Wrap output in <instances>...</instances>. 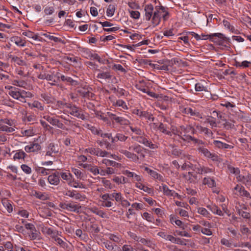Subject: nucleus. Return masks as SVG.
I'll return each instance as SVG.
<instances>
[{"instance_id": "12", "label": "nucleus", "mask_w": 251, "mask_h": 251, "mask_svg": "<svg viewBox=\"0 0 251 251\" xmlns=\"http://www.w3.org/2000/svg\"><path fill=\"white\" fill-rule=\"evenodd\" d=\"M128 150L133 151L138 154L139 159L144 158L145 157V151L144 149L140 145L135 144L129 147Z\"/></svg>"}, {"instance_id": "27", "label": "nucleus", "mask_w": 251, "mask_h": 251, "mask_svg": "<svg viewBox=\"0 0 251 251\" xmlns=\"http://www.w3.org/2000/svg\"><path fill=\"white\" fill-rule=\"evenodd\" d=\"M53 239H54V241L56 243V244L59 245L60 247L62 248L65 250H67L69 248L68 244L65 241L63 240L60 238L57 237L56 235H53Z\"/></svg>"}, {"instance_id": "48", "label": "nucleus", "mask_w": 251, "mask_h": 251, "mask_svg": "<svg viewBox=\"0 0 251 251\" xmlns=\"http://www.w3.org/2000/svg\"><path fill=\"white\" fill-rule=\"evenodd\" d=\"M199 145V146L198 148L199 152L203 154L206 157H209L211 152L206 148H204L203 146H201V145Z\"/></svg>"}, {"instance_id": "31", "label": "nucleus", "mask_w": 251, "mask_h": 251, "mask_svg": "<svg viewBox=\"0 0 251 251\" xmlns=\"http://www.w3.org/2000/svg\"><path fill=\"white\" fill-rule=\"evenodd\" d=\"M41 97L46 103L50 104L54 102L55 99L50 94L43 93L41 95Z\"/></svg>"}, {"instance_id": "61", "label": "nucleus", "mask_w": 251, "mask_h": 251, "mask_svg": "<svg viewBox=\"0 0 251 251\" xmlns=\"http://www.w3.org/2000/svg\"><path fill=\"white\" fill-rule=\"evenodd\" d=\"M101 182L103 184V185L107 188L108 189H112L113 188L112 185L111 183L110 180L106 179L105 178H102Z\"/></svg>"}, {"instance_id": "6", "label": "nucleus", "mask_w": 251, "mask_h": 251, "mask_svg": "<svg viewBox=\"0 0 251 251\" xmlns=\"http://www.w3.org/2000/svg\"><path fill=\"white\" fill-rule=\"evenodd\" d=\"M63 195L74 199L75 200L82 201L84 200L85 197L76 191L66 189L63 191Z\"/></svg>"}, {"instance_id": "32", "label": "nucleus", "mask_w": 251, "mask_h": 251, "mask_svg": "<svg viewBox=\"0 0 251 251\" xmlns=\"http://www.w3.org/2000/svg\"><path fill=\"white\" fill-rule=\"evenodd\" d=\"M201 39L202 40H207V39H211V38H213V36H218V37L220 38H224V34L221 33H216L211 34H202L201 35Z\"/></svg>"}, {"instance_id": "60", "label": "nucleus", "mask_w": 251, "mask_h": 251, "mask_svg": "<svg viewBox=\"0 0 251 251\" xmlns=\"http://www.w3.org/2000/svg\"><path fill=\"white\" fill-rule=\"evenodd\" d=\"M99 149L100 148H89L86 149V151L90 153L91 154L98 156Z\"/></svg>"}, {"instance_id": "34", "label": "nucleus", "mask_w": 251, "mask_h": 251, "mask_svg": "<svg viewBox=\"0 0 251 251\" xmlns=\"http://www.w3.org/2000/svg\"><path fill=\"white\" fill-rule=\"evenodd\" d=\"M207 207L213 213L222 216L224 215V212L215 205L207 206Z\"/></svg>"}, {"instance_id": "23", "label": "nucleus", "mask_w": 251, "mask_h": 251, "mask_svg": "<svg viewBox=\"0 0 251 251\" xmlns=\"http://www.w3.org/2000/svg\"><path fill=\"white\" fill-rule=\"evenodd\" d=\"M212 39L209 40L218 45H223L224 43L229 44L230 43V39L227 38L224 35V38H220L218 36H213Z\"/></svg>"}, {"instance_id": "55", "label": "nucleus", "mask_w": 251, "mask_h": 251, "mask_svg": "<svg viewBox=\"0 0 251 251\" xmlns=\"http://www.w3.org/2000/svg\"><path fill=\"white\" fill-rule=\"evenodd\" d=\"M26 156V153L23 151L19 150L18 151V152H16L15 154V155L14 156V158L15 159H24Z\"/></svg>"}, {"instance_id": "46", "label": "nucleus", "mask_w": 251, "mask_h": 251, "mask_svg": "<svg viewBox=\"0 0 251 251\" xmlns=\"http://www.w3.org/2000/svg\"><path fill=\"white\" fill-rule=\"evenodd\" d=\"M116 122L118 124H120L121 125H124V126H127L130 125V121L123 117H119L116 119Z\"/></svg>"}, {"instance_id": "3", "label": "nucleus", "mask_w": 251, "mask_h": 251, "mask_svg": "<svg viewBox=\"0 0 251 251\" xmlns=\"http://www.w3.org/2000/svg\"><path fill=\"white\" fill-rule=\"evenodd\" d=\"M59 206L63 209L76 213H79L81 208V206L79 204H77L76 202L74 201L68 203H60Z\"/></svg>"}, {"instance_id": "9", "label": "nucleus", "mask_w": 251, "mask_h": 251, "mask_svg": "<svg viewBox=\"0 0 251 251\" xmlns=\"http://www.w3.org/2000/svg\"><path fill=\"white\" fill-rule=\"evenodd\" d=\"M8 95L13 99L18 100L19 102H22V97L21 89L16 87H11V90L9 91Z\"/></svg>"}, {"instance_id": "56", "label": "nucleus", "mask_w": 251, "mask_h": 251, "mask_svg": "<svg viewBox=\"0 0 251 251\" xmlns=\"http://www.w3.org/2000/svg\"><path fill=\"white\" fill-rule=\"evenodd\" d=\"M69 185L75 188H84L85 186L82 183L78 182L76 181H73V182H69Z\"/></svg>"}, {"instance_id": "13", "label": "nucleus", "mask_w": 251, "mask_h": 251, "mask_svg": "<svg viewBox=\"0 0 251 251\" xmlns=\"http://www.w3.org/2000/svg\"><path fill=\"white\" fill-rule=\"evenodd\" d=\"M154 7L152 4H149L145 5V17L146 21H150L153 17Z\"/></svg>"}, {"instance_id": "59", "label": "nucleus", "mask_w": 251, "mask_h": 251, "mask_svg": "<svg viewBox=\"0 0 251 251\" xmlns=\"http://www.w3.org/2000/svg\"><path fill=\"white\" fill-rule=\"evenodd\" d=\"M48 150L51 151L53 153H57L58 152L59 149L58 148L57 145H55L53 143H51L48 146Z\"/></svg>"}, {"instance_id": "29", "label": "nucleus", "mask_w": 251, "mask_h": 251, "mask_svg": "<svg viewBox=\"0 0 251 251\" xmlns=\"http://www.w3.org/2000/svg\"><path fill=\"white\" fill-rule=\"evenodd\" d=\"M23 120L25 122H29L30 124L35 123L37 120L36 116L33 114L26 113L25 115L23 117Z\"/></svg>"}, {"instance_id": "21", "label": "nucleus", "mask_w": 251, "mask_h": 251, "mask_svg": "<svg viewBox=\"0 0 251 251\" xmlns=\"http://www.w3.org/2000/svg\"><path fill=\"white\" fill-rule=\"evenodd\" d=\"M80 166L91 172L94 175L96 176L100 174V170L97 166L82 163L80 164Z\"/></svg>"}, {"instance_id": "41", "label": "nucleus", "mask_w": 251, "mask_h": 251, "mask_svg": "<svg viewBox=\"0 0 251 251\" xmlns=\"http://www.w3.org/2000/svg\"><path fill=\"white\" fill-rule=\"evenodd\" d=\"M196 165H193L190 162H185L182 166H181V169L182 170H195V168Z\"/></svg>"}, {"instance_id": "5", "label": "nucleus", "mask_w": 251, "mask_h": 251, "mask_svg": "<svg viewBox=\"0 0 251 251\" xmlns=\"http://www.w3.org/2000/svg\"><path fill=\"white\" fill-rule=\"evenodd\" d=\"M91 89L88 87L78 88L77 92L84 98L93 99L95 95L91 91Z\"/></svg>"}, {"instance_id": "51", "label": "nucleus", "mask_w": 251, "mask_h": 251, "mask_svg": "<svg viewBox=\"0 0 251 251\" xmlns=\"http://www.w3.org/2000/svg\"><path fill=\"white\" fill-rule=\"evenodd\" d=\"M109 195L111 196V198L112 201H113V198H114L115 201L117 202H121L123 199V198L120 193L114 192L112 194H109Z\"/></svg>"}, {"instance_id": "33", "label": "nucleus", "mask_w": 251, "mask_h": 251, "mask_svg": "<svg viewBox=\"0 0 251 251\" xmlns=\"http://www.w3.org/2000/svg\"><path fill=\"white\" fill-rule=\"evenodd\" d=\"M145 170L146 171H147V172L149 174H150V175L154 178L158 179L160 181H163V176L161 175L158 174L156 171L151 170L149 168H148V167H146L145 168Z\"/></svg>"}, {"instance_id": "4", "label": "nucleus", "mask_w": 251, "mask_h": 251, "mask_svg": "<svg viewBox=\"0 0 251 251\" xmlns=\"http://www.w3.org/2000/svg\"><path fill=\"white\" fill-rule=\"evenodd\" d=\"M69 105L70 106H67V107L70 109V114L71 115L79 119H81L82 120H84L87 119V117L82 113L81 110H80L79 107L75 105Z\"/></svg>"}, {"instance_id": "25", "label": "nucleus", "mask_w": 251, "mask_h": 251, "mask_svg": "<svg viewBox=\"0 0 251 251\" xmlns=\"http://www.w3.org/2000/svg\"><path fill=\"white\" fill-rule=\"evenodd\" d=\"M235 190L238 191L241 196H244L247 198L251 199V196L249 192L245 189V188L239 185H237L234 188Z\"/></svg>"}, {"instance_id": "24", "label": "nucleus", "mask_w": 251, "mask_h": 251, "mask_svg": "<svg viewBox=\"0 0 251 251\" xmlns=\"http://www.w3.org/2000/svg\"><path fill=\"white\" fill-rule=\"evenodd\" d=\"M92 132L96 135H100L102 138H107L110 139L111 137V133H103L101 130H98L96 127L91 126L90 128Z\"/></svg>"}, {"instance_id": "62", "label": "nucleus", "mask_w": 251, "mask_h": 251, "mask_svg": "<svg viewBox=\"0 0 251 251\" xmlns=\"http://www.w3.org/2000/svg\"><path fill=\"white\" fill-rule=\"evenodd\" d=\"M223 23L225 27L227 28L232 32H234L235 28L232 25H231L230 24L229 22H228L227 20H224L223 21Z\"/></svg>"}, {"instance_id": "45", "label": "nucleus", "mask_w": 251, "mask_h": 251, "mask_svg": "<svg viewBox=\"0 0 251 251\" xmlns=\"http://www.w3.org/2000/svg\"><path fill=\"white\" fill-rule=\"evenodd\" d=\"M22 97V103L26 102V98H31L33 95L29 91H25L23 90H21Z\"/></svg>"}, {"instance_id": "17", "label": "nucleus", "mask_w": 251, "mask_h": 251, "mask_svg": "<svg viewBox=\"0 0 251 251\" xmlns=\"http://www.w3.org/2000/svg\"><path fill=\"white\" fill-rule=\"evenodd\" d=\"M41 149V146L37 143H30L25 147V150L27 152L38 151Z\"/></svg>"}, {"instance_id": "1", "label": "nucleus", "mask_w": 251, "mask_h": 251, "mask_svg": "<svg viewBox=\"0 0 251 251\" xmlns=\"http://www.w3.org/2000/svg\"><path fill=\"white\" fill-rule=\"evenodd\" d=\"M164 12H165V7L164 6H156L155 7L153 17L151 19V23L153 27L157 26L160 24Z\"/></svg>"}, {"instance_id": "42", "label": "nucleus", "mask_w": 251, "mask_h": 251, "mask_svg": "<svg viewBox=\"0 0 251 251\" xmlns=\"http://www.w3.org/2000/svg\"><path fill=\"white\" fill-rule=\"evenodd\" d=\"M204 123L209 124L212 128L217 126L215 119L211 116H207Z\"/></svg>"}, {"instance_id": "15", "label": "nucleus", "mask_w": 251, "mask_h": 251, "mask_svg": "<svg viewBox=\"0 0 251 251\" xmlns=\"http://www.w3.org/2000/svg\"><path fill=\"white\" fill-rule=\"evenodd\" d=\"M213 144L215 147L219 149H231L233 148L232 145L227 144L220 140H214Z\"/></svg>"}, {"instance_id": "14", "label": "nucleus", "mask_w": 251, "mask_h": 251, "mask_svg": "<svg viewBox=\"0 0 251 251\" xmlns=\"http://www.w3.org/2000/svg\"><path fill=\"white\" fill-rule=\"evenodd\" d=\"M120 152L125 155L127 158L130 159L131 161L137 162L139 160V156L133 152H131L129 151L122 149L120 150Z\"/></svg>"}, {"instance_id": "54", "label": "nucleus", "mask_w": 251, "mask_h": 251, "mask_svg": "<svg viewBox=\"0 0 251 251\" xmlns=\"http://www.w3.org/2000/svg\"><path fill=\"white\" fill-rule=\"evenodd\" d=\"M129 128L133 132L135 133L137 135H142L144 134V131L137 126H130Z\"/></svg>"}, {"instance_id": "49", "label": "nucleus", "mask_w": 251, "mask_h": 251, "mask_svg": "<svg viewBox=\"0 0 251 251\" xmlns=\"http://www.w3.org/2000/svg\"><path fill=\"white\" fill-rule=\"evenodd\" d=\"M136 186L138 188H139L141 190H143L144 191L147 192L149 194H150L151 192H152V190L151 188H150L147 186H146L141 183H136Z\"/></svg>"}, {"instance_id": "47", "label": "nucleus", "mask_w": 251, "mask_h": 251, "mask_svg": "<svg viewBox=\"0 0 251 251\" xmlns=\"http://www.w3.org/2000/svg\"><path fill=\"white\" fill-rule=\"evenodd\" d=\"M42 231L43 233H45L49 235H50L52 239L53 235H56L55 231L50 227H43Z\"/></svg>"}, {"instance_id": "22", "label": "nucleus", "mask_w": 251, "mask_h": 251, "mask_svg": "<svg viewBox=\"0 0 251 251\" xmlns=\"http://www.w3.org/2000/svg\"><path fill=\"white\" fill-rule=\"evenodd\" d=\"M237 179L247 186H251V176L249 174L247 176L239 175L237 176Z\"/></svg>"}, {"instance_id": "10", "label": "nucleus", "mask_w": 251, "mask_h": 251, "mask_svg": "<svg viewBox=\"0 0 251 251\" xmlns=\"http://www.w3.org/2000/svg\"><path fill=\"white\" fill-rule=\"evenodd\" d=\"M8 59H11V62L15 66H25L26 65V62L22 59V57H18L15 55L8 54L6 56Z\"/></svg>"}, {"instance_id": "8", "label": "nucleus", "mask_w": 251, "mask_h": 251, "mask_svg": "<svg viewBox=\"0 0 251 251\" xmlns=\"http://www.w3.org/2000/svg\"><path fill=\"white\" fill-rule=\"evenodd\" d=\"M132 113L138 115L140 118H145L148 120L152 122L154 120V117H153L152 114L148 111H141L140 109H134L132 110Z\"/></svg>"}, {"instance_id": "52", "label": "nucleus", "mask_w": 251, "mask_h": 251, "mask_svg": "<svg viewBox=\"0 0 251 251\" xmlns=\"http://www.w3.org/2000/svg\"><path fill=\"white\" fill-rule=\"evenodd\" d=\"M3 206L6 208L8 213H11L13 210V207L9 201L4 200L2 201Z\"/></svg>"}, {"instance_id": "57", "label": "nucleus", "mask_w": 251, "mask_h": 251, "mask_svg": "<svg viewBox=\"0 0 251 251\" xmlns=\"http://www.w3.org/2000/svg\"><path fill=\"white\" fill-rule=\"evenodd\" d=\"M162 190L164 195L166 196H171V195H173L172 193H174V191L169 189L168 187L165 184L162 185Z\"/></svg>"}, {"instance_id": "28", "label": "nucleus", "mask_w": 251, "mask_h": 251, "mask_svg": "<svg viewBox=\"0 0 251 251\" xmlns=\"http://www.w3.org/2000/svg\"><path fill=\"white\" fill-rule=\"evenodd\" d=\"M196 129L201 133H203L206 136L210 137L212 136V131L207 127H203L200 125H196Z\"/></svg>"}, {"instance_id": "44", "label": "nucleus", "mask_w": 251, "mask_h": 251, "mask_svg": "<svg viewBox=\"0 0 251 251\" xmlns=\"http://www.w3.org/2000/svg\"><path fill=\"white\" fill-rule=\"evenodd\" d=\"M28 105H29V107H30L31 108H32V107L37 108L41 111H43L44 109V106L42 104V103L40 102H39L37 100L34 101L33 102V103L31 104L30 103H28Z\"/></svg>"}, {"instance_id": "50", "label": "nucleus", "mask_w": 251, "mask_h": 251, "mask_svg": "<svg viewBox=\"0 0 251 251\" xmlns=\"http://www.w3.org/2000/svg\"><path fill=\"white\" fill-rule=\"evenodd\" d=\"M102 162L107 166H111L113 167H118L120 165L119 163L115 161L110 160L107 159H103Z\"/></svg>"}, {"instance_id": "16", "label": "nucleus", "mask_w": 251, "mask_h": 251, "mask_svg": "<svg viewBox=\"0 0 251 251\" xmlns=\"http://www.w3.org/2000/svg\"><path fill=\"white\" fill-rule=\"evenodd\" d=\"M100 197L103 200L101 204L103 206L110 207L113 206V203L111 201H112V200L111 199L109 194H104L100 196Z\"/></svg>"}, {"instance_id": "35", "label": "nucleus", "mask_w": 251, "mask_h": 251, "mask_svg": "<svg viewBox=\"0 0 251 251\" xmlns=\"http://www.w3.org/2000/svg\"><path fill=\"white\" fill-rule=\"evenodd\" d=\"M23 35L29 38H32L35 40L41 41V38L40 37L38 36L37 34L29 30L24 32L23 33Z\"/></svg>"}, {"instance_id": "39", "label": "nucleus", "mask_w": 251, "mask_h": 251, "mask_svg": "<svg viewBox=\"0 0 251 251\" xmlns=\"http://www.w3.org/2000/svg\"><path fill=\"white\" fill-rule=\"evenodd\" d=\"M112 77V75L109 72H100L97 75L98 78L102 79H110Z\"/></svg>"}, {"instance_id": "38", "label": "nucleus", "mask_w": 251, "mask_h": 251, "mask_svg": "<svg viewBox=\"0 0 251 251\" xmlns=\"http://www.w3.org/2000/svg\"><path fill=\"white\" fill-rule=\"evenodd\" d=\"M167 126L166 125L163 124L162 123H159L157 129L162 133L168 135L169 136H172V133L171 131L167 130Z\"/></svg>"}, {"instance_id": "36", "label": "nucleus", "mask_w": 251, "mask_h": 251, "mask_svg": "<svg viewBox=\"0 0 251 251\" xmlns=\"http://www.w3.org/2000/svg\"><path fill=\"white\" fill-rule=\"evenodd\" d=\"M37 77L40 79H46L48 81H53L55 82L56 81L54 79V77L53 75L48 74H40Z\"/></svg>"}, {"instance_id": "37", "label": "nucleus", "mask_w": 251, "mask_h": 251, "mask_svg": "<svg viewBox=\"0 0 251 251\" xmlns=\"http://www.w3.org/2000/svg\"><path fill=\"white\" fill-rule=\"evenodd\" d=\"M202 184L207 185L208 187L212 188L216 186L215 180L210 177H204L202 180Z\"/></svg>"}, {"instance_id": "58", "label": "nucleus", "mask_w": 251, "mask_h": 251, "mask_svg": "<svg viewBox=\"0 0 251 251\" xmlns=\"http://www.w3.org/2000/svg\"><path fill=\"white\" fill-rule=\"evenodd\" d=\"M59 177L61 176V177L65 180H71L72 178V175L70 173H62L59 172Z\"/></svg>"}, {"instance_id": "18", "label": "nucleus", "mask_w": 251, "mask_h": 251, "mask_svg": "<svg viewBox=\"0 0 251 251\" xmlns=\"http://www.w3.org/2000/svg\"><path fill=\"white\" fill-rule=\"evenodd\" d=\"M48 180L49 182L52 185H58L60 182L59 172H56L52 175H50Z\"/></svg>"}, {"instance_id": "2", "label": "nucleus", "mask_w": 251, "mask_h": 251, "mask_svg": "<svg viewBox=\"0 0 251 251\" xmlns=\"http://www.w3.org/2000/svg\"><path fill=\"white\" fill-rule=\"evenodd\" d=\"M132 138L138 143L143 144L145 146L148 147L151 149H155L158 148L157 145L156 144L152 143L151 142L149 139L148 136L145 134L142 135H139V136H137L136 137H132Z\"/></svg>"}, {"instance_id": "26", "label": "nucleus", "mask_w": 251, "mask_h": 251, "mask_svg": "<svg viewBox=\"0 0 251 251\" xmlns=\"http://www.w3.org/2000/svg\"><path fill=\"white\" fill-rule=\"evenodd\" d=\"M196 167L195 170L197 171V173L201 175L212 172V170L211 169L203 166H201L200 165H196Z\"/></svg>"}, {"instance_id": "7", "label": "nucleus", "mask_w": 251, "mask_h": 251, "mask_svg": "<svg viewBox=\"0 0 251 251\" xmlns=\"http://www.w3.org/2000/svg\"><path fill=\"white\" fill-rule=\"evenodd\" d=\"M174 134L177 135L179 137L180 139H182L184 141H186L188 142H189L190 141H193L194 143L198 144V145H202L203 144L201 140L196 139L191 135L186 134L181 135L182 132H179V131H177L176 133H174Z\"/></svg>"}, {"instance_id": "63", "label": "nucleus", "mask_w": 251, "mask_h": 251, "mask_svg": "<svg viewBox=\"0 0 251 251\" xmlns=\"http://www.w3.org/2000/svg\"><path fill=\"white\" fill-rule=\"evenodd\" d=\"M167 154L168 155H173L175 156L178 157L181 155V151L180 150L177 149H174L171 151L168 152Z\"/></svg>"}, {"instance_id": "43", "label": "nucleus", "mask_w": 251, "mask_h": 251, "mask_svg": "<svg viewBox=\"0 0 251 251\" xmlns=\"http://www.w3.org/2000/svg\"><path fill=\"white\" fill-rule=\"evenodd\" d=\"M198 213L207 218H210L211 217L210 213L203 207H199L198 208Z\"/></svg>"}, {"instance_id": "40", "label": "nucleus", "mask_w": 251, "mask_h": 251, "mask_svg": "<svg viewBox=\"0 0 251 251\" xmlns=\"http://www.w3.org/2000/svg\"><path fill=\"white\" fill-rule=\"evenodd\" d=\"M43 36L48 38L49 40L53 41L55 42H59L62 44H65L64 40H62L61 39L57 37L53 36L51 35L50 34L47 33H43L42 34Z\"/></svg>"}, {"instance_id": "30", "label": "nucleus", "mask_w": 251, "mask_h": 251, "mask_svg": "<svg viewBox=\"0 0 251 251\" xmlns=\"http://www.w3.org/2000/svg\"><path fill=\"white\" fill-rule=\"evenodd\" d=\"M185 113L187 114H190L191 116H195L198 118L202 119V115L195 109H193L192 108L189 107L185 109Z\"/></svg>"}, {"instance_id": "11", "label": "nucleus", "mask_w": 251, "mask_h": 251, "mask_svg": "<svg viewBox=\"0 0 251 251\" xmlns=\"http://www.w3.org/2000/svg\"><path fill=\"white\" fill-rule=\"evenodd\" d=\"M43 118L52 126H56L62 129H65L64 125L60 122L58 119L51 117L49 115L44 116Z\"/></svg>"}, {"instance_id": "20", "label": "nucleus", "mask_w": 251, "mask_h": 251, "mask_svg": "<svg viewBox=\"0 0 251 251\" xmlns=\"http://www.w3.org/2000/svg\"><path fill=\"white\" fill-rule=\"evenodd\" d=\"M127 138L128 137L125 136L124 134L121 133H118L114 137H112V133H111V137H110L109 139H111V142L112 144H114L118 141L121 142H125Z\"/></svg>"}, {"instance_id": "53", "label": "nucleus", "mask_w": 251, "mask_h": 251, "mask_svg": "<svg viewBox=\"0 0 251 251\" xmlns=\"http://www.w3.org/2000/svg\"><path fill=\"white\" fill-rule=\"evenodd\" d=\"M114 105L115 106L121 107L125 110H127L128 109L127 106L126 105V102L122 100H117L116 102L114 103Z\"/></svg>"}, {"instance_id": "64", "label": "nucleus", "mask_w": 251, "mask_h": 251, "mask_svg": "<svg viewBox=\"0 0 251 251\" xmlns=\"http://www.w3.org/2000/svg\"><path fill=\"white\" fill-rule=\"evenodd\" d=\"M167 240L171 241L173 243L178 244L179 242L181 241V239L178 238H176L171 235H168L167 237Z\"/></svg>"}, {"instance_id": "19", "label": "nucleus", "mask_w": 251, "mask_h": 251, "mask_svg": "<svg viewBox=\"0 0 251 251\" xmlns=\"http://www.w3.org/2000/svg\"><path fill=\"white\" fill-rule=\"evenodd\" d=\"M123 174L126 176L127 177L131 178L132 181H141L142 177L140 176L137 175L134 172H132L129 171V170H125L123 171Z\"/></svg>"}]
</instances>
